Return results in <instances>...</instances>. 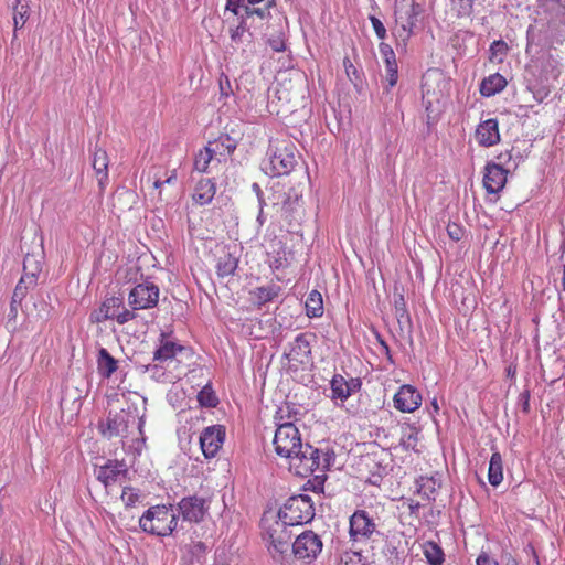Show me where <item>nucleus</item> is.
Wrapping results in <instances>:
<instances>
[{
  "label": "nucleus",
  "mask_w": 565,
  "mask_h": 565,
  "mask_svg": "<svg viewBox=\"0 0 565 565\" xmlns=\"http://www.w3.org/2000/svg\"><path fill=\"white\" fill-rule=\"evenodd\" d=\"M298 163L297 149L289 142L270 145L268 159L263 162V170L270 177L290 173Z\"/></svg>",
  "instance_id": "nucleus-1"
},
{
  "label": "nucleus",
  "mask_w": 565,
  "mask_h": 565,
  "mask_svg": "<svg viewBox=\"0 0 565 565\" xmlns=\"http://www.w3.org/2000/svg\"><path fill=\"white\" fill-rule=\"evenodd\" d=\"M315 516L312 500L307 494L290 497L278 512L277 525L294 526L310 522Z\"/></svg>",
  "instance_id": "nucleus-2"
},
{
  "label": "nucleus",
  "mask_w": 565,
  "mask_h": 565,
  "mask_svg": "<svg viewBox=\"0 0 565 565\" xmlns=\"http://www.w3.org/2000/svg\"><path fill=\"white\" fill-rule=\"evenodd\" d=\"M422 12V6L415 0H395L394 17L398 24L396 36L399 40L406 42L411 38Z\"/></svg>",
  "instance_id": "nucleus-3"
},
{
  "label": "nucleus",
  "mask_w": 565,
  "mask_h": 565,
  "mask_svg": "<svg viewBox=\"0 0 565 565\" xmlns=\"http://www.w3.org/2000/svg\"><path fill=\"white\" fill-rule=\"evenodd\" d=\"M305 217L302 190L290 188L284 193L281 202V218L286 223L289 233H298Z\"/></svg>",
  "instance_id": "nucleus-4"
},
{
  "label": "nucleus",
  "mask_w": 565,
  "mask_h": 565,
  "mask_svg": "<svg viewBox=\"0 0 565 565\" xmlns=\"http://www.w3.org/2000/svg\"><path fill=\"white\" fill-rule=\"evenodd\" d=\"M143 532L158 536L170 534L177 526V519L172 511L164 504L150 507L143 514Z\"/></svg>",
  "instance_id": "nucleus-5"
},
{
  "label": "nucleus",
  "mask_w": 565,
  "mask_h": 565,
  "mask_svg": "<svg viewBox=\"0 0 565 565\" xmlns=\"http://www.w3.org/2000/svg\"><path fill=\"white\" fill-rule=\"evenodd\" d=\"M275 451L284 458H291L300 451L302 443L298 428L292 423H285L277 427L274 437Z\"/></svg>",
  "instance_id": "nucleus-6"
},
{
  "label": "nucleus",
  "mask_w": 565,
  "mask_h": 565,
  "mask_svg": "<svg viewBox=\"0 0 565 565\" xmlns=\"http://www.w3.org/2000/svg\"><path fill=\"white\" fill-rule=\"evenodd\" d=\"M134 318H136L135 312L124 307L122 299L119 297L106 298L100 307L90 313V321L96 323L113 319L124 324Z\"/></svg>",
  "instance_id": "nucleus-7"
},
{
  "label": "nucleus",
  "mask_w": 565,
  "mask_h": 565,
  "mask_svg": "<svg viewBox=\"0 0 565 565\" xmlns=\"http://www.w3.org/2000/svg\"><path fill=\"white\" fill-rule=\"evenodd\" d=\"M321 537L311 530L299 534L291 545L292 555L302 562L311 563L322 551Z\"/></svg>",
  "instance_id": "nucleus-8"
},
{
  "label": "nucleus",
  "mask_w": 565,
  "mask_h": 565,
  "mask_svg": "<svg viewBox=\"0 0 565 565\" xmlns=\"http://www.w3.org/2000/svg\"><path fill=\"white\" fill-rule=\"evenodd\" d=\"M127 472L128 468L124 461L108 459L103 463H94V475L105 488L122 482Z\"/></svg>",
  "instance_id": "nucleus-9"
},
{
  "label": "nucleus",
  "mask_w": 565,
  "mask_h": 565,
  "mask_svg": "<svg viewBox=\"0 0 565 565\" xmlns=\"http://www.w3.org/2000/svg\"><path fill=\"white\" fill-rule=\"evenodd\" d=\"M269 546L268 551L271 557L279 563L288 562L291 558L290 554V534L287 531V526H278L277 522L275 527L268 531Z\"/></svg>",
  "instance_id": "nucleus-10"
},
{
  "label": "nucleus",
  "mask_w": 565,
  "mask_h": 565,
  "mask_svg": "<svg viewBox=\"0 0 565 565\" xmlns=\"http://www.w3.org/2000/svg\"><path fill=\"white\" fill-rule=\"evenodd\" d=\"M349 535L354 542L366 541L376 532L374 519L365 510H356L349 521Z\"/></svg>",
  "instance_id": "nucleus-11"
},
{
  "label": "nucleus",
  "mask_w": 565,
  "mask_h": 565,
  "mask_svg": "<svg viewBox=\"0 0 565 565\" xmlns=\"http://www.w3.org/2000/svg\"><path fill=\"white\" fill-rule=\"evenodd\" d=\"M537 15L552 29L565 25V1L537 0Z\"/></svg>",
  "instance_id": "nucleus-12"
},
{
  "label": "nucleus",
  "mask_w": 565,
  "mask_h": 565,
  "mask_svg": "<svg viewBox=\"0 0 565 565\" xmlns=\"http://www.w3.org/2000/svg\"><path fill=\"white\" fill-rule=\"evenodd\" d=\"M394 407L402 413H413L422 405V394L409 384L402 385L393 397Z\"/></svg>",
  "instance_id": "nucleus-13"
},
{
  "label": "nucleus",
  "mask_w": 565,
  "mask_h": 565,
  "mask_svg": "<svg viewBox=\"0 0 565 565\" xmlns=\"http://www.w3.org/2000/svg\"><path fill=\"white\" fill-rule=\"evenodd\" d=\"M225 429L221 425L206 427L200 436V445L206 458H213L222 447Z\"/></svg>",
  "instance_id": "nucleus-14"
},
{
  "label": "nucleus",
  "mask_w": 565,
  "mask_h": 565,
  "mask_svg": "<svg viewBox=\"0 0 565 565\" xmlns=\"http://www.w3.org/2000/svg\"><path fill=\"white\" fill-rule=\"evenodd\" d=\"M182 518L189 522H200L207 511L205 500L196 495L183 498L179 503Z\"/></svg>",
  "instance_id": "nucleus-15"
},
{
  "label": "nucleus",
  "mask_w": 565,
  "mask_h": 565,
  "mask_svg": "<svg viewBox=\"0 0 565 565\" xmlns=\"http://www.w3.org/2000/svg\"><path fill=\"white\" fill-rule=\"evenodd\" d=\"M153 333L158 334V347L153 350V360L164 362L171 360L178 352L184 350V347L171 341L161 329L152 328Z\"/></svg>",
  "instance_id": "nucleus-16"
},
{
  "label": "nucleus",
  "mask_w": 565,
  "mask_h": 565,
  "mask_svg": "<svg viewBox=\"0 0 565 565\" xmlns=\"http://www.w3.org/2000/svg\"><path fill=\"white\" fill-rule=\"evenodd\" d=\"M330 385L332 398L341 399L343 402L361 388V381L358 377L345 380L342 375L335 374L333 375Z\"/></svg>",
  "instance_id": "nucleus-17"
},
{
  "label": "nucleus",
  "mask_w": 565,
  "mask_h": 565,
  "mask_svg": "<svg viewBox=\"0 0 565 565\" xmlns=\"http://www.w3.org/2000/svg\"><path fill=\"white\" fill-rule=\"evenodd\" d=\"M507 182V170L500 164L488 163L483 175V185L489 193H499Z\"/></svg>",
  "instance_id": "nucleus-18"
},
{
  "label": "nucleus",
  "mask_w": 565,
  "mask_h": 565,
  "mask_svg": "<svg viewBox=\"0 0 565 565\" xmlns=\"http://www.w3.org/2000/svg\"><path fill=\"white\" fill-rule=\"evenodd\" d=\"M311 355V345L306 333L298 334L294 342L289 344V350L284 353V356L289 361L297 363H306Z\"/></svg>",
  "instance_id": "nucleus-19"
},
{
  "label": "nucleus",
  "mask_w": 565,
  "mask_h": 565,
  "mask_svg": "<svg viewBox=\"0 0 565 565\" xmlns=\"http://www.w3.org/2000/svg\"><path fill=\"white\" fill-rule=\"evenodd\" d=\"M476 140L482 147H492L500 141L499 124L497 119H487L476 129Z\"/></svg>",
  "instance_id": "nucleus-20"
},
{
  "label": "nucleus",
  "mask_w": 565,
  "mask_h": 565,
  "mask_svg": "<svg viewBox=\"0 0 565 565\" xmlns=\"http://www.w3.org/2000/svg\"><path fill=\"white\" fill-rule=\"evenodd\" d=\"M313 454H317V448L306 444L301 446L300 451H296L294 457L289 458L291 460L290 465L297 475L301 477L309 475V466Z\"/></svg>",
  "instance_id": "nucleus-21"
},
{
  "label": "nucleus",
  "mask_w": 565,
  "mask_h": 565,
  "mask_svg": "<svg viewBox=\"0 0 565 565\" xmlns=\"http://www.w3.org/2000/svg\"><path fill=\"white\" fill-rule=\"evenodd\" d=\"M245 3V15L253 19L269 20L271 17L270 9L276 6V0H243Z\"/></svg>",
  "instance_id": "nucleus-22"
},
{
  "label": "nucleus",
  "mask_w": 565,
  "mask_h": 565,
  "mask_svg": "<svg viewBox=\"0 0 565 565\" xmlns=\"http://www.w3.org/2000/svg\"><path fill=\"white\" fill-rule=\"evenodd\" d=\"M281 292V287L276 284L259 286L250 290V299L258 308L275 300Z\"/></svg>",
  "instance_id": "nucleus-23"
},
{
  "label": "nucleus",
  "mask_w": 565,
  "mask_h": 565,
  "mask_svg": "<svg viewBox=\"0 0 565 565\" xmlns=\"http://www.w3.org/2000/svg\"><path fill=\"white\" fill-rule=\"evenodd\" d=\"M92 166L95 171L98 185L100 190H104L108 183V156L105 150L95 149Z\"/></svg>",
  "instance_id": "nucleus-24"
},
{
  "label": "nucleus",
  "mask_w": 565,
  "mask_h": 565,
  "mask_svg": "<svg viewBox=\"0 0 565 565\" xmlns=\"http://www.w3.org/2000/svg\"><path fill=\"white\" fill-rule=\"evenodd\" d=\"M216 193V185L211 179H201L192 194V199L199 205H206L212 202Z\"/></svg>",
  "instance_id": "nucleus-25"
},
{
  "label": "nucleus",
  "mask_w": 565,
  "mask_h": 565,
  "mask_svg": "<svg viewBox=\"0 0 565 565\" xmlns=\"http://www.w3.org/2000/svg\"><path fill=\"white\" fill-rule=\"evenodd\" d=\"M505 86V78L501 74L494 73L481 82L480 93L482 96L490 97L503 90Z\"/></svg>",
  "instance_id": "nucleus-26"
},
{
  "label": "nucleus",
  "mask_w": 565,
  "mask_h": 565,
  "mask_svg": "<svg viewBox=\"0 0 565 565\" xmlns=\"http://www.w3.org/2000/svg\"><path fill=\"white\" fill-rule=\"evenodd\" d=\"M42 270V256L36 254H26L23 260V271L29 285H34L38 275Z\"/></svg>",
  "instance_id": "nucleus-27"
},
{
  "label": "nucleus",
  "mask_w": 565,
  "mask_h": 565,
  "mask_svg": "<svg viewBox=\"0 0 565 565\" xmlns=\"http://www.w3.org/2000/svg\"><path fill=\"white\" fill-rule=\"evenodd\" d=\"M97 369L98 373L106 379L110 377L111 374L117 370V361L105 348H102L98 351Z\"/></svg>",
  "instance_id": "nucleus-28"
},
{
  "label": "nucleus",
  "mask_w": 565,
  "mask_h": 565,
  "mask_svg": "<svg viewBox=\"0 0 565 565\" xmlns=\"http://www.w3.org/2000/svg\"><path fill=\"white\" fill-rule=\"evenodd\" d=\"M488 480L493 487H498L503 480V462L499 452H493L490 458Z\"/></svg>",
  "instance_id": "nucleus-29"
},
{
  "label": "nucleus",
  "mask_w": 565,
  "mask_h": 565,
  "mask_svg": "<svg viewBox=\"0 0 565 565\" xmlns=\"http://www.w3.org/2000/svg\"><path fill=\"white\" fill-rule=\"evenodd\" d=\"M306 312L310 318H318L323 315V301L319 291L312 290L306 299Z\"/></svg>",
  "instance_id": "nucleus-30"
},
{
  "label": "nucleus",
  "mask_w": 565,
  "mask_h": 565,
  "mask_svg": "<svg viewBox=\"0 0 565 565\" xmlns=\"http://www.w3.org/2000/svg\"><path fill=\"white\" fill-rule=\"evenodd\" d=\"M277 248L267 252L268 264L273 270H279L287 266V252L281 242L275 244Z\"/></svg>",
  "instance_id": "nucleus-31"
},
{
  "label": "nucleus",
  "mask_w": 565,
  "mask_h": 565,
  "mask_svg": "<svg viewBox=\"0 0 565 565\" xmlns=\"http://www.w3.org/2000/svg\"><path fill=\"white\" fill-rule=\"evenodd\" d=\"M245 15H241L239 23L236 28L231 29V40L235 44H241L245 41L250 42L253 34L248 32L250 25L248 24V20Z\"/></svg>",
  "instance_id": "nucleus-32"
},
{
  "label": "nucleus",
  "mask_w": 565,
  "mask_h": 565,
  "mask_svg": "<svg viewBox=\"0 0 565 565\" xmlns=\"http://www.w3.org/2000/svg\"><path fill=\"white\" fill-rule=\"evenodd\" d=\"M210 148L215 151V156H225V154H232L236 149V141L232 139L228 135H222L218 139L214 141H210L207 143Z\"/></svg>",
  "instance_id": "nucleus-33"
},
{
  "label": "nucleus",
  "mask_w": 565,
  "mask_h": 565,
  "mask_svg": "<svg viewBox=\"0 0 565 565\" xmlns=\"http://www.w3.org/2000/svg\"><path fill=\"white\" fill-rule=\"evenodd\" d=\"M160 288L149 278L143 279V309L153 308L158 305Z\"/></svg>",
  "instance_id": "nucleus-34"
},
{
  "label": "nucleus",
  "mask_w": 565,
  "mask_h": 565,
  "mask_svg": "<svg viewBox=\"0 0 565 565\" xmlns=\"http://www.w3.org/2000/svg\"><path fill=\"white\" fill-rule=\"evenodd\" d=\"M423 552L429 565H443L445 555L437 543L433 541L425 542L423 545Z\"/></svg>",
  "instance_id": "nucleus-35"
},
{
  "label": "nucleus",
  "mask_w": 565,
  "mask_h": 565,
  "mask_svg": "<svg viewBox=\"0 0 565 565\" xmlns=\"http://www.w3.org/2000/svg\"><path fill=\"white\" fill-rule=\"evenodd\" d=\"M29 18L28 0H14L13 2V23L14 30L21 29Z\"/></svg>",
  "instance_id": "nucleus-36"
},
{
  "label": "nucleus",
  "mask_w": 565,
  "mask_h": 565,
  "mask_svg": "<svg viewBox=\"0 0 565 565\" xmlns=\"http://www.w3.org/2000/svg\"><path fill=\"white\" fill-rule=\"evenodd\" d=\"M215 151L214 148L212 149L209 146L200 150L194 158V170L201 173L207 172L209 164L215 157Z\"/></svg>",
  "instance_id": "nucleus-37"
},
{
  "label": "nucleus",
  "mask_w": 565,
  "mask_h": 565,
  "mask_svg": "<svg viewBox=\"0 0 565 565\" xmlns=\"http://www.w3.org/2000/svg\"><path fill=\"white\" fill-rule=\"evenodd\" d=\"M402 438L401 445L405 449H415L418 443L419 430L415 427V425L407 424L402 428Z\"/></svg>",
  "instance_id": "nucleus-38"
},
{
  "label": "nucleus",
  "mask_w": 565,
  "mask_h": 565,
  "mask_svg": "<svg viewBox=\"0 0 565 565\" xmlns=\"http://www.w3.org/2000/svg\"><path fill=\"white\" fill-rule=\"evenodd\" d=\"M216 268L221 277L233 275L237 268V259L227 254L218 259Z\"/></svg>",
  "instance_id": "nucleus-39"
},
{
  "label": "nucleus",
  "mask_w": 565,
  "mask_h": 565,
  "mask_svg": "<svg viewBox=\"0 0 565 565\" xmlns=\"http://www.w3.org/2000/svg\"><path fill=\"white\" fill-rule=\"evenodd\" d=\"M509 51L508 44L503 40L493 41L489 49V60L491 62L501 63Z\"/></svg>",
  "instance_id": "nucleus-40"
},
{
  "label": "nucleus",
  "mask_w": 565,
  "mask_h": 565,
  "mask_svg": "<svg viewBox=\"0 0 565 565\" xmlns=\"http://www.w3.org/2000/svg\"><path fill=\"white\" fill-rule=\"evenodd\" d=\"M329 465V459L326 452L317 449V454H313L312 459L309 466V475L315 473L316 471H323Z\"/></svg>",
  "instance_id": "nucleus-41"
},
{
  "label": "nucleus",
  "mask_w": 565,
  "mask_h": 565,
  "mask_svg": "<svg viewBox=\"0 0 565 565\" xmlns=\"http://www.w3.org/2000/svg\"><path fill=\"white\" fill-rule=\"evenodd\" d=\"M436 491V481L434 479H426L418 489L419 495L426 500H435Z\"/></svg>",
  "instance_id": "nucleus-42"
},
{
  "label": "nucleus",
  "mask_w": 565,
  "mask_h": 565,
  "mask_svg": "<svg viewBox=\"0 0 565 565\" xmlns=\"http://www.w3.org/2000/svg\"><path fill=\"white\" fill-rule=\"evenodd\" d=\"M28 281L29 280L25 279V277H22L19 280L18 285L14 288L13 295H12L13 302H22V300L25 298L28 288L30 286L28 284Z\"/></svg>",
  "instance_id": "nucleus-43"
},
{
  "label": "nucleus",
  "mask_w": 565,
  "mask_h": 565,
  "mask_svg": "<svg viewBox=\"0 0 565 565\" xmlns=\"http://www.w3.org/2000/svg\"><path fill=\"white\" fill-rule=\"evenodd\" d=\"M385 81L387 82L388 84V87H393L396 85L397 83V79H398V66H397V62L396 63H391V64H386L385 65Z\"/></svg>",
  "instance_id": "nucleus-44"
},
{
  "label": "nucleus",
  "mask_w": 565,
  "mask_h": 565,
  "mask_svg": "<svg viewBox=\"0 0 565 565\" xmlns=\"http://www.w3.org/2000/svg\"><path fill=\"white\" fill-rule=\"evenodd\" d=\"M100 433L103 436L107 438H111L113 436L118 434V427L115 419L107 418L106 423H102L99 425Z\"/></svg>",
  "instance_id": "nucleus-45"
},
{
  "label": "nucleus",
  "mask_w": 565,
  "mask_h": 565,
  "mask_svg": "<svg viewBox=\"0 0 565 565\" xmlns=\"http://www.w3.org/2000/svg\"><path fill=\"white\" fill-rule=\"evenodd\" d=\"M141 285H137L134 287L128 296V306L131 308L129 311H134L137 316V311L141 308L140 307V299H139V288Z\"/></svg>",
  "instance_id": "nucleus-46"
},
{
  "label": "nucleus",
  "mask_w": 565,
  "mask_h": 565,
  "mask_svg": "<svg viewBox=\"0 0 565 565\" xmlns=\"http://www.w3.org/2000/svg\"><path fill=\"white\" fill-rule=\"evenodd\" d=\"M380 53L384 60L385 65L396 63V56L390 44L381 42L379 45Z\"/></svg>",
  "instance_id": "nucleus-47"
},
{
  "label": "nucleus",
  "mask_w": 565,
  "mask_h": 565,
  "mask_svg": "<svg viewBox=\"0 0 565 565\" xmlns=\"http://www.w3.org/2000/svg\"><path fill=\"white\" fill-rule=\"evenodd\" d=\"M198 398H199V402L202 405L207 406V407H214L216 405V402H217L216 396L211 391H207L206 387H204L199 393Z\"/></svg>",
  "instance_id": "nucleus-48"
},
{
  "label": "nucleus",
  "mask_w": 565,
  "mask_h": 565,
  "mask_svg": "<svg viewBox=\"0 0 565 565\" xmlns=\"http://www.w3.org/2000/svg\"><path fill=\"white\" fill-rule=\"evenodd\" d=\"M447 234L454 242H459L465 235V228L457 223H449L447 225Z\"/></svg>",
  "instance_id": "nucleus-49"
},
{
  "label": "nucleus",
  "mask_w": 565,
  "mask_h": 565,
  "mask_svg": "<svg viewBox=\"0 0 565 565\" xmlns=\"http://www.w3.org/2000/svg\"><path fill=\"white\" fill-rule=\"evenodd\" d=\"M369 20L373 26L376 36L382 41L385 40L387 36V32L382 21L375 15H370Z\"/></svg>",
  "instance_id": "nucleus-50"
},
{
  "label": "nucleus",
  "mask_w": 565,
  "mask_h": 565,
  "mask_svg": "<svg viewBox=\"0 0 565 565\" xmlns=\"http://www.w3.org/2000/svg\"><path fill=\"white\" fill-rule=\"evenodd\" d=\"M361 553L347 551L341 555V562L343 565H355L361 562Z\"/></svg>",
  "instance_id": "nucleus-51"
},
{
  "label": "nucleus",
  "mask_w": 565,
  "mask_h": 565,
  "mask_svg": "<svg viewBox=\"0 0 565 565\" xmlns=\"http://www.w3.org/2000/svg\"><path fill=\"white\" fill-rule=\"evenodd\" d=\"M226 10H230L235 15H242L241 10L245 12V3L243 0H227L226 1Z\"/></svg>",
  "instance_id": "nucleus-52"
},
{
  "label": "nucleus",
  "mask_w": 565,
  "mask_h": 565,
  "mask_svg": "<svg viewBox=\"0 0 565 565\" xmlns=\"http://www.w3.org/2000/svg\"><path fill=\"white\" fill-rule=\"evenodd\" d=\"M139 498V494L135 492L132 488L125 487L122 490L121 499L127 504H134Z\"/></svg>",
  "instance_id": "nucleus-53"
},
{
  "label": "nucleus",
  "mask_w": 565,
  "mask_h": 565,
  "mask_svg": "<svg viewBox=\"0 0 565 565\" xmlns=\"http://www.w3.org/2000/svg\"><path fill=\"white\" fill-rule=\"evenodd\" d=\"M268 43L275 52H284L286 50L285 42L281 35L269 39Z\"/></svg>",
  "instance_id": "nucleus-54"
},
{
  "label": "nucleus",
  "mask_w": 565,
  "mask_h": 565,
  "mask_svg": "<svg viewBox=\"0 0 565 565\" xmlns=\"http://www.w3.org/2000/svg\"><path fill=\"white\" fill-rule=\"evenodd\" d=\"M476 563L477 565H499L498 562L491 558L486 552L480 553Z\"/></svg>",
  "instance_id": "nucleus-55"
},
{
  "label": "nucleus",
  "mask_w": 565,
  "mask_h": 565,
  "mask_svg": "<svg viewBox=\"0 0 565 565\" xmlns=\"http://www.w3.org/2000/svg\"><path fill=\"white\" fill-rule=\"evenodd\" d=\"M252 189H253V191L255 192V194L257 196L259 207L262 206V209H264V206L266 205V202H265L264 193H263L259 184L258 183H253Z\"/></svg>",
  "instance_id": "nucleus-56"
},
{
  "label": "nucleus",
  "mask_w": 565,
  "mask_h": 565,
  "mask_svg": "<svg viewBox=\"0 0 565 565\" xmlns=\"http://www.w3.org/2000/svg\"><path fill=\"white\" fill-rule=\"evenodd\" d=\"M407 507H408V510H409L411 514H417V512H418V510L420 508V503L416 502L414 500H408Z\"/></svg>",
  "instance_id": "nucleus-57"
},
{
  "label": "nucleus",
  "mask_w": 565,
  "mask_h": 565,
  "mask_svg": "<svg viewBox=\"0 0 565 565\" xmlns=\"http://www.w3.org/2000/svg\"><path fill=\"white\" fill-rule=\"evenodd\" d=\"M257 223L259 226H263L264 223H265V215H264V209H262V206L259 207V212H258V215H257Z\"/></svg>",
  "instance_id": "nucleus-58"
},
{
  "label": "nucleus",
  "mask_w": 565,
  "mask_h": 565,
  "mask_svg": "<svg viewBox=\"0 0 565 565\" xmlns=\"http://www.w3.org/2000/svg\"><path fill=\"white\" fill-rule=\"evenodd\" d=\"M21 302H13V299H11V305H10V315L12 316H17V312H18V306L20 305Z\"/></svg>",
  "instance_id": "nucleus-59"
},
{
  "label": "nucleus",
  "mask_w": 565,
  "mask_h": 565,
  "mask_svg": "<svg viewBox=\"0 0 565 565\" xmlns=\"http://www.w3.org/2000/svg\"><path fill=\"white\" fill-rule=\"evenodd\" d=\"M385 553H386V554H390V555L392 556V555H396V554H397V551H396V547H395V546H392V545L387 544V545L385 546Z\"/></svg>",
  "instance_id": "nucleus-60"
},
{
  "label": "nucleus",
  "mask_w": 565,
  "mask_h": 565,
  "mask_svg": "<svg viewBox=\"0 0 565 565\" xmlns=\"http://www.w3.org/2000/svg\"><path fill=\"white\" fill-rule=\"evenodd\" d=\"M344 66L347 68L348 75H350V68H353V73L356 72L353 64L348 58L344 60Z\"/></svg>",
  "instance_id": "nucleus-61"
},
{
  "label": "nucleus",
  "mask_w": 565,
  "mask_h": 565,
  "mask_svg": "<svg viewBox=\"0 0 565 565\" xmlns=\"http://www.w3.org/2000/svg\"><path fill=\"white\" fill-rule=\"evenodd\" d=\"M522 396L525 398L523 402V409L526 412L529 407V392L523 393Z\"/></svg>",
  "instance_id": "nucleus-62"
},
{
  "label": "nucleus",
  "mask_w": 565,
  "mask_h": 565,
  "mask_svg": "<svg viewBox=\"0 0 565 565\" xmlns=\"http://www.w3.org/2000/svg\"><path fill=\"white\" fill-rule=\"evenodd\" d=\"M562 287H563V290L565 291V265L563 267Z\"/></svg>",
  "instance_id": "nucleus-63"
},
{
  "label": "nucleus",
  "mask_w": 565,
  "mask_h": 565,
  "mask_svg": "<svg viewBox=\"0 0 565 565\" xmlns=\"http://www.w3.org/2000/svg\"><path fill=\"white\" fill-rule=\"evenodd\" d=\"M381 345L384 348V350L388 353L390 349H388V345L383 341L381 340Z\"/></svg>",
  "instance_id": "nucleus-64"
}]
</instances>
